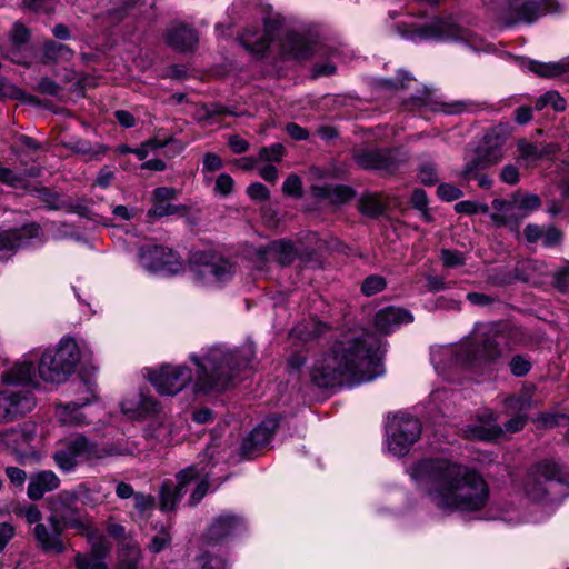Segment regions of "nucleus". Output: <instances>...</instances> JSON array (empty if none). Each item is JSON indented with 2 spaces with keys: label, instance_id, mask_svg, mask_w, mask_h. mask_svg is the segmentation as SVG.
Segmentation results:
<instances>
[{
  "label": "nucleus",
  "instance_id": "1",
  "mask_svg": "<svg viewBox=\"0 0 569 569\" xmlns=\"http://www.w3.org/2000/svg\"><path fill=\"white\" fill-rule=\"evenodd\" d=\"M380 341L363 328L341 331L316 360L311 380L319 388L370 382L383 375Z\"/></svg>",
  "mask_w": 569,
  "mask_h": 569
},
{
  "label": "nucleus",
  "instance_id": "2",
  "mask_svg": "<svg viewBox=\"0 0 569 569\" xmlns=\"http://www.w3.org/2000/svg\"><path fill=\"white\" fill-rule=\"evenodd\" d=\"M411 479L443 511H476L489 499V487L476 470L445 458L422 459Z\"/></svg>",
  "mask_w": 569,
  "mask_h": 569
},
{
  "label": "nucleus",
  "instance_id": "3",
  "mask_svg": "<svg viewBox=\"0 0 569 569\" xmlns=\"http://www.w3.org/2000/svg\"><path fill=\"white\" fill-rule=\"evenodd\" d=\"M252 356L250 348L231 351L222 346L210 347L201 356L192 353L190 360L197 367L194 391L208 393L227 389L236 371L248 367Z\"/></svg>",
  "mask_w": 569,
  "mask_h": 569
},
{
  "label": "nucleus",
  "instance_id": "4",
  "mask_svg": "<svg viewBox=\"0 0 569 569\" xmlns=\"http://www.w3.org/2000/svg\"><path fill=\"white\" fill-rule=\"evenodd\" d=\"M503 349H510L507 333L498 325H479L470 338L459 346L446 347L440 357L448 359L452 366L473 368L493 362L501 357Z\"/></svg>",
  "mask_w": 569,
  "mask_h": 569
},
{
  "label": "nucleus",
  "instance_id": "5",
  "mask_svg": "<svg viewBox=\"0 0 569 569\" xmlns=\"http://www.w3.org/2000/svg\"><path fill=\"white\" fill-rule=\"evenodd\" d=\"M132 453L133 449L129 448V446L122 441L100 446L90 442L83 436H78L61 442L53 453V460L60 470L71 472L82 461L97 463L109 458Z\"/></svg>",
  "mask_w": 569,
  "mask_h": 569
},
{
  "label": "nucleus",
  "instance_id": "6",
  "mask_svg": "<svg viewBox=\"0 0 569 569\" xmlns=\"http://www.w3.org/2000/svg\"><path fill=\"white\" fill-rule=\"evenodd\" d=\"M568 487L569 475L552 459L535 463L522 480V491L533 502L557 501Z\"/></svg>",
  "mask_w": 569,
  "mask_h": 569
},
{
  "label": "nucleus",
  "instance_id": "7",
  "mask_svg": "<svg viewBox=\"0 0 569 569\" xmlns=\"http://www.w3.org/2000/svg\"><path fill=\"white\" fill-rule=\"evenodd\" d=\"M402 36L411 41H457L465 43L471 50L488 51L489 44L471 30L460 27L451 17L433 18L421 26H412Z\"/></svg>",
  "mask_w": 569,
  "mask_h": 569
},
{
  "label": "nucleus",
  "instance_id": "8",
  "mask_svg": "<svg viewBox=\"0 0 569 569\" xmlns=\"http://www.w3.org/2000/svg\"><path fill=\"white\" fill-rule=\"evenodd\" d=\"M555 0H490L487 4L489 19L501 26L517 22H532L538 17L556 12Z\"/></svg>",
  "mask_w": 569,
  "mask_h": 569
},
{
  "label": "nucleus",
  "instance_id": "9",
  "mask_svg": "<svg viewBox=\"0 0 569 569\" xmlns=\"http://www.w3.org/2000/svg\"><path fill=\"white\" fill-rule=\"evenodd\" d=\"M211 472L206 467L189 466L177 475V481L167 480L162 483L160 490V508L162 510H173L187 492V487L192 480H199L192 491L189 505H197L206 495L209 487V477Z\"/></svg>",
  "mask_w": 569,
  "mask_h": 569
},
{
  "label": "nucleus",
  "instance_id": "10",
  "mask_svg": "<svg viewBox=\"0 0 569 569\" xmlns=\"http://www.w3.org/2000/svg\"><path fill=\"white\" fill-rule=\"evenodd\" d=\"M79 349L71 338L62 339L53 349H47L39 361L40 378L50 383H62L73 373L79 362Z\"/></svg>",
  "mask_w": 569,
  "mask_h": 569
},
{
  "label": "nucleus",
  "instance_id": "11",
  "mask_svg": "<svg viewBox=\"0 0 569 569\" xmlns=\"http://www.w3.org/2000/svg\"><path fill=\"white\" fill-rule=\"evenodd\" d=\"M388 450L397 457L406 456L421 433L420 421L405 412L393 415L386 425Z\"/></svg>",
  "mask_w": 569,
  "mask_h": 569
},
{
  "label": "nucleus",
  "instance_id": "12",
  "mask_svg": "<svg viewBox=\"0 0 569 569\" xmlns=\"http://www.w3.org/2000/svg\"><path fill=\"white\" fill-rule=\"evenodd\" d=\"M139 264L150 273L176 274L183 269V261L180 256L162 246L140 248Z\"/></svg>",
  "mask_w": 569,
  "mask_h": 569
},
{
  "label": "nucleus",
  "instance_id": "13",
  "mask_svg": "<svg viewBox=\"0 0 569 569\" xmlns=\"http://www.w3.org/2000/svg\"><path fill=\"white\" fill-rule=\"evenodd\" d=\"M193 277L202 286H218L229 281L233 267L227 260L210 254H201L192 266Z\"/></svg>",
  "mask_w": 569,
  "mask_h": 569
},
{
  "label": "nucleus",
  "instance_id": "14",
  "mask_svg": "<svg viewBox=\"0 0 569 569\" xmlns=\"http://www.w3.org/2000/svg\"><path fill=\"white\" fill-rule=\"evenodd\" d=\"M149 380L159 393L173 396L191 382L192 371L186 366L163 365L149 375Z\"/></svg>",
  "mask_w": 569,
  "mask_h": 569
},
{
  "label": "nucleus",
  "instance_id": "15",
  "mask_svg": "<svg viewBox=\"0 0 569 569\" xmlns=\"http://www.w3.org/2000/svg\"><path fill=\"white\" fill-rule=\"evenodd\" d=\"M34 407V399L28 391L2 390L0 391V422L13 421Z\"/></svg>",
  "mask_w": 569,
  "mask_h": 569
},
{
  "label": "nucleus",
  "instance_id": "16",
  "mask_svg": "<svg viewBox=\"0 0 569 569\" xmlns=\"http://www.w3.org/2000/svg\"><path fill=\"white\" fill-rule=\"evenodd\" d=\"M41 228L37 223H29L19 229H9L0 232V259H8L17 250L30 244L31 240L40 239Z\"/></svg>",
  "mask_w": 569,
  "mask_h": 569
},
{
  "label": "nucleus",
  "instance_id": "17",
  "mask_svg": "<svg viewBox=\"0 0 569 569\" xmlns=\"http://www.w3.org/2000/svg\"><path fill=\"white\" fill-rule=\"evenodd\" d=\"M352 158L365 170L390 171L395 166V158L389 149L360 147L353 149Z\"/></svg>",
  "mask_w": 569,
  "mask_h": 569
},
{
  "label": "nucleus",
  "instance_id": "18",
  "mask_svg": "<svg viewBox=\"0 0 569 569\" xmlns=\"http://www.w3.org/2000/svg\"><path fill=\"white\" fill-rule=\"evenodd\" d=\"M516 148L518 152L517 161L525 168H535L539 160L556 154L559 151L558 143H537L526 138L518 139Z\"/></svg>",
  "mask_w": 569,
  "mask_h": 569
},
{
  "label": "nucleus",
  "instance_id": "19",
  "mask_svg": "<svg viewBox=\"0 0 569 569\" xmlns=\"http://www.w3.org/2000/svg\"><path fill=\"white\" fill-rule=\"evenodd\" d=\"M80 388L87 391V396L81 402L72 401L57 407V418L62 425H87L89 423L86 415L81 411L83 406L89 405L96 398V386L86 381L80 383Z\"/></svg>",
  "mask_w": 569,
  "mask_h": 569
},
{
  "label": "nucleus",
  "instance_id": "20",
  "mask_svg": "<svg viewBox=\"0 0 569 569\" xmlns=\"http://www.w3.org/2000/svg\"><path fill=\"white\" fill-rule=\"evenodd\" d=\"M243 527L244 522L240 516L230 512H223L214 518L210 523L207 530L206 539L210 543H218L240 532Z\"/></svg>",
  "mask_w": 569,
  "mask_h": 569
},
{
  "label": "nucleus",
  "instance_id": "21",
  "mask_svg": "<svg viewBox=\"0 0 569 569\" xmlns=\"http://www.w3.org/2000/svg\"><path fill=\"white\" fill-rule=\"evenodd\" d=\"M50 528L44 523H38L33 529V536L40 548L47 552L62 553L66 545L61 539L60 522L56 517L49 518Z\"/></svg>",
  "mask_w": 569,
  "mask_h": 569
},
{
  "label": "nucleus",
  "instance_id": "22",
  "mask_svg": "<svg viewBox=\"0 0 569 569\" xmlns=\"http://www.w3.org/2000/svg\"><path fill=\"white\" fill-rule=\"evenodd\" d=\"M511 136L509 124H499L492 128L483 138L482 153L489 163L496 164L503 158V146Z\"/></svg>",
  "mask_w": 569,
  "mask_h": 569
},
{
  "label": "nucleus",
  "instance_id": "23",
  "mask_svg": "<svg viewBox=\"0 0 569 569\" xmlns=\"http://www.w3.org/2000/svg\"><path fill=\"white\" fill-rule=\"evenodd\" d=\"M34 428L30 425H23L6 429L0 432V449L21 452L29 447L33 440Z\"/></svg>",
  "mask_w": 569,
  "mask_h": 569
},
{
  "label": "nucleus",
  "instance_id": "24",
  "mask_svg": "<svg viewBox=\"0 0 569 569\" xmlns=\"http://www.w3.org/2000/svg\"><path fill=\"white\" fill-rule=\"evenodd\" d=\"M297 250L291 241H272L264 248L256 251L257 259L260 262L276 261L281 266L290 264L297 257Z\"/></svg>",
  "mask_w": 569,
  "mask_h": 569
},
{
  "label": "nucleus",
  "instance_id": "25",
  "mask_svg": "<svg viewBox=\"0 0 569 569\" xmlns=\"http://www.w3.org/2000/svg\"><path fill=\"white\" fill-rule=\"evenodd\" d=\"M167 43L177 51L193 50L198 43L197 31L182 22L172 24L166 32Z\"/></svg>",
  "mask_w": 569,
  "mask_h": 569
},
{
  "label": "nucleus",
  "instance_id": "26",
  "mask_svg": "<svg viewBox=\"0 0 569 569\" xmlns=\"http://www.w3.org/2000/svg\"><path fill=\"white\" fill-rule=\"evenodd\" d=\"M278 427V419L274 417L263 420L257 426L249 437L243 440L241 450L243 455H249L253 450L261 449L269 443L274 430Z\"/></svg>",
  "mask_w": 569,
  "mask_h": 569
},
{
  "label": "nucleus",
  "instance_id": "27",
  "mask_svg": "<svg viewBox=\"0 0 569 569\" xmlns=\"http://www.w3.org/2000/svg\"><path fill=\"white\" fill-rule=\"evenodd\" d=\"M413 321L412 315L402 308L388 307L377 312L375 325L377 329L387 335L398 328L400 325Z\"/></svg>",
  "mask_w": 569,
  "mask_h": 569
},
{
  "label": "nucleus",
  "instance_id": "28",
  "mask_svg": "<svg viewBox=\"0 0 569 569\" xmlns=\"http://www.w3.org/2000/svg\"><path fill=\"white\" fill-rule=\"evenodd\" d=\"M461 432L469 440L490 441L499 438L503 433V429L495 422V418L490 413L487 419H480L466 426Z\"/></svg>",
  "mask_w": 569,
  "mask_h": 569
},
{
  "label": "nucleus",
  "instance_id": "29",
  "mask_svg": "<svg viewBox=\"0 0 569 569\" xmlns=\"http://www.w3.org/2000/svg\"><path fill=\"white\" fill-rule=\"evenodd\" d=\"M60 486L59 477L51 470H43L29 478L28 497L32 500L41 499L46 492Z\"/></svg>",
  "mask_w": 569,
  "mask_h": 569
},
{
  "label": "nucleus",
  "instance_id": "30",
  "mask_svg": "<svg viewBox=\"0 0 569 569\" xmlns=\"http://www.w3.org/2000/svg\"><path fill=\"white\" fill-rule=\"evenodd\" d=\"M121 410L130 418H141L158 410L157 401L144 393H139L132 398H126L121 402Z\"/></svg>",
  "mask_w": 569,
  "mask_h": 569
},
{
  "label": "nucleus",
  "instance_id": "31",
  "mask_svg": "<svg viewBox=\"0 0 569 569\" xmlns=\"http://www.w3.org/2000/svg\"><path fill=\"white\" fill-rule=\"evenodd\" d=\"M60 499L67 503L80 501L81 503L89 507H94L102 502L99 488H92L87 483H80L71 491H61Z\"/></svg>",
  "mask_w": 569,
  "mask_h": 569
},
{
  "label": "nucleus",
  "instance_id": "32",
  "mask_svg": "<svg viewBox=\"0 0 569 569\" xmlns=\"http://www.w3.org/2000/svg\"><path fill=\"white\" fill-rule=\"evenodd\" d=\"M273 37L268 28L263 31H246L240 37V42L243 48L254 56H263Z\"/></svg>",
  "mask_w": 569,
  "mask_h": 569
},
{
  "label": "nucleus",
  "instance_id": "33",
  "mask_svg": "<svg viewBox=\"0 0 569 569\" xmlns=\"http://www.w3.org/2000/svg\"><path fill=\"white\" fill-rule=\"evenodd\" d=\"M34 368L31 361H20L1 375L4 385H28L33 381Z\"/></svg>",
  "mask_w": 569,
  "mask_h": 569
},
{
  "label": "nucleus",
  "instance_id": "34",
  "mask_svg": "<svg viewBox=\"0 0 569 569\" xmlns=\"http://www.w3.org/2000/svg\"><path fill=\"white\" fill-rule=\"evenodd\" d=\"M521 67L540 77L552 78L561 76L569 70V62H539L535 60H521Z\"/></svg>",
  "mask_w": 569,
  "mask_h": 569
},
{
  "label": "nucleus",
  "instance_id": "35",
  "mask_svg": "<svg viewBox=\"0 0 569 569\" xmlns=\"http://www.w3.org/2000/svg\"><path fill=\"white\" fill-rule=\"evenodd\" d=\"M60 521L68 528L77 530L81 536L92 540L97 537V529L93 528L91 521L88 518L81 517L77 512H64L60 513Z\"/></svg>",
  "mask_w": 569,
  "mask_h": 569
},
{
  "label": "nucleus",
  "instance_id": "36",
  "mask_svg": "<svg viewBox=\"0 0 569 569\" xmlns=\"http://www.w3.org/2000/svg\"><path fill=\"white\" fill-rule=\"evenodd\" d=\"M147 438L154 439L159 443L169 445L172 442V429L166 417L152 419L144 430Z\"/></svg>",
  "mask_w": 569,
  "mask_h": 569
},
{
  "label": "nucleus",
  "instance_id": "37",
  "mask_svg": "<svg viewBox=\"0 0 569 569\" xmlns=\"http://www.w3.org/2000/svg\"><path fill=\"white\" fill-rule=\"evenodd\" d=\"M317 41L301 33H292L290 36V49L298 59H306L315 52Z\"/></svg>",
  "mask_w": 569,
  "mask_h": 569
},
{
  "label": "nucleus",
  "instance_id": "38",
  "mask_svg": "<svg viewBox=\"0 0 569 569\" xmlns=\"http://www.w3.org/2000/svg\"><path fill=\"white\" fill-rule=\"evenodd\" d=\"M29 38H30L29 30L20 23H14V26L11 30V33H10L12 48L6 49L4 56L13 62H18V63L21 62V60L18 56V48L21 47L22 44L27 43Z\"/></svg>",
  "mask_w": 569,
  "mask_h": 569
},
{
  "label": "nucleus",
  "instance_id": "39",
  "mask_svg": "<svg viewBox=\"0 0 569 569\" xmlns=\"http://www.w3.org/2000/svg\"><path fill=\"white\" fill-rule=\"evenodd\" d=\"M312 193L317 198H328L333 202L343 203L352 198L351 189L342 186L336 187H313Z\"/></svg>",
  "mask_w": 569,
  "mask_h": 569
},
{
  "label": "nucleus",
  "instance_id": "40",
  "mask_svg": "<svg viewBox=\"0 0 569 569\" xmlns=\"http://www.w3.org/2000/svg\"><path fill=\"white\" fill-rule=\"evenodd\" d=\"M535 387L533 386H525L518 396H512L507 399V406L510 409L518 410L519 412H525L531 409L535 405L533 401Z\"/></svg>",
  "mask_w": 569,
  "mask_h": 569
},
{
  "label": "nucleus",
  "instance_id": "41",
  "mask_svg": "<svg viewBox=\"0 0 569 569\" xmlns=\"http://www.w3.org/2000/svg\"><path fill=\"white\" fill-rule=\"evenodd\" d=\"M72 56V50L66 44L54 41H47L43 44V59L46 62L68 61Z\"/></svg>",
  "mask_w": 569,
  "mask_h": 569
},
{
  "label": "nucleus",
  "instance_id": "42",
  "mask_svg": "<svg viewBox=\"0 0 569 569\" xmlns=\"http://www.w3.org/2000/svg\"><path fill=\"white\" fill-rule=\"evenodd\" d=\"M490 218L492 222L498 227L508 226L511 230L517 229L521 218V211L515 203L505 211V213H491Z\"/></svg>",
  "mask_w": 569,
  "mask_h": 569
},
{
  "label": "nucleus",
  "instance_id": "43",
  "mask_svg": "<svg viewBox=\"0 0 569 569\" xmlns=\"http://www.w3.org/2000/svg\"><path fill=\"white\" fill-rule=\"evenodd\" d=\"M489 166H492V163H489L483 153L475 156L467 160L460 176L466 181L473 180L477 178V174H479V171L486 169Z\"/></svg>",
  "mask_w": 569,
  "mask_h": 569
},
{
  "label": "nucleus",
  "instance_id": "44",
  "mask_svg": "<svg viewBox=\"0 0 569 569\" xmlns=\"http://www.w3.org/2000/svg\"><path fill=\"white\" fill-rule=\"evenodd\" d=\"M119 569H136L141 558L140 549L134 545H129L119 551Z\"/></svg>",
  "mask_w": 569,
  "mask_h": 569
},
{
  "label": "nucleus",
  "instance_id": "45",
  "mask_svg": "<svg viewBox=\"0 0 569 569\" xmlns=\"http://www.w3.org/2000/svg\"><path fill=\"white\" fill-rule=\"evenodd\" d=\"M70 149L79 154L86 156L88 160L99 159L107 148L102 144L92 146L89 141H76L70 146Z\"/></svg>",
  "mask_w": 569,
  "mask_h": 569
},
{
  "label": "nucleus",
  "instance_id": "46",
  "mask_svg": "<svg viewBox=\"0 0 569 569\" xmlns=\"http://www.w3.org/2000/svg\"><path fill=\"white\" fill-rule=\"evenodd\" d=\"M547 106H551L555 111L561 112L566 109V101L557 91H548L537 99L535 108L542 110Z\"/></svg>",
  "mask_w": 569,
  "mask_h": 569
},
{
  "label": "nucleus",
  "instance_id": "47",
  "mask_svg": "<svg viewBox=\"0 0 569 569\" xmlns=\"http://www.w3.org/2000/svg\"><path fill=\"white\" fill-rule=\"evenodd\" d=\"M184 211L186 207L183 206H174L171 202H152V207L148 210V217L160 219Z\"/></svg>",
  "mask_w": 569,
  "mask_h": 569
},
{
  "label": "nucleus",
  "instance_id": "48",
  "mask_svg": "<svg viewBox=\"0 0 569 569\" xmlns=\"http://www.w3.org/2000/svg\"><path fill=\"white\" fill-rule=\"evenodd\" d=\"M308 327H310V329H307V327L298 326L293 329L292 333L302 340H310L319 337L325 329V325L316 320H311L308 323Z\"/></svg>",
  "mask_w": 569,
  "mask_h": 569
},
{
  "label": "nucleus",
  "instance_id": "49",
  "mask_svg": "<svg viewBox=\"0 0 569 569\" xmlns=\"http://www.w3.org/2000/svg\"><path fill=\"white\" fill-rule=\"evenodd\" d=\"M521 211V218H526L530 212L537 210L540 204V198L537 194H526L513 202Z\"/></svg>",
  "mask_w": 569,
  "mask_h": 569
},
{
  "label": "nucleus",
  "instance_id": "50",
  "mask_svg": "<svg viewBox=\"0 0 569 569\" xmlns=\"http://www.w3.org/2000/svg\"><path fill=\"white\" fill-rule=\"evenodd\" d=\"M0 98H10L23 101L32 100V98L29 97L24 91L8 83L3 78H0Z\"/></svg>",
  "mask_w": 569,
  "mask_h": 569
},
{
  "label": "nucleus",
  "instance_id": "51",
  "mask_svg": "<svg viewBox=\"0 0 569 569\" xmlns=\"http://www.w3.org/2000/svg\"><path fill=\"white\" fill-rule=\"evenodd\" d=\"M91 541V550L89 553L83 555L92 561L104 560L110 552V546L104 539H97Z\"/></svg>",
  "mask_w": 569,
  "mask_h": 569
},
{
  "label": "nucleus",
  "instance_id": "52",
  "mask_svg": "<svg viewBox=\"0 0 569 569\" xmlns=\"http://www.w3.org/2000/svg\"><path fill=\"white\" fill-rule=\"evenodd\" d=\"M455 210L457 213H463V214H476V213H488L489 207L485 203H479L476 201L470 200H463L460 202H457L455 204Z\"/></svg>",
  "mask_w": 569,
  "mask_h": 569
},
{
  "label": "nucleus",
  "instance_id": "53",
  "mask_svg": "<svg viewBox=\"0 0 569 569\" xmlns=\"http://www.w3.org/2000/svg\"><path fill=\"white\" fill-rule=\"evenodd\" d=\"M386 288V280L381 276H369L365 279L361 286V291L370 297L381 292Z\"/></svg>",
  "mask_w": 569,
  "mask_h": 569
},
{
  "label": "nucleus",
  "instance_id": "54",
  "mask_svg": "<svg viewBox=\"0 0 569 569\" xmlns=\"http://www.w3.org/2000/svg\"><path fill=\"white\" fill-rule=\"evenodd\" d=\"M531 361L521 355H516L509 362L510 371L516 377L526 376L531 369Z\"/></svg>",
  "mask_w": 569,
  "mask_h": 569
},
{
  "label": "nucleus",
  "instance_id": "55",
  "mask_svg": "<svg viewBox=\"0 0 569 569\" xmlns=\"http://www.w3.org/2000/svg\"><path fill=\"white\" fill-rule=\"evenodd\" d=\"M359 208L362 213L376 217L382 212V204L378 199L372 196L362 197L360 200Z\"/></svg>",
  "mask_w": 569,
  "mask_h": 569
},
{
  "label": "nucleus",
  "instance_id": "56",
  "mask_svg": "<svg viewBox=\"0 0 569 569\" xmlns=\"http://www.w3.org/2000/svg\"><path fill=\"white\" fill-rule=\"evenodd\" d=\"M441 261L448 268H458L466 263L463 253L456 250L443 249L441 250Z\"/></svg>",
  "mask_w": 569,
  "mask_h": 569
},
{
  "label": "nucleus",
  "instance_id": "57",
  "mask_svg": "<svg viewBox=\"0 0 569 569\" xmlns=\"http://www.w3.org/2000/svg\"><path fill=\"white\" fill-rule=\"evenodd\" d=\"M499 178L503 183L515 186L519 182L520 172L515 163H507L500 169Z\"/></svg>",
  "mask_w": 569,
  "mask_h": 569
},
{
  "label": "nucleus",
  "instance_id": "58",
  "mask_svg": "<svg viewBox=\"0 0 569 569\" xmlns=\"http://www.w3.org/2000/svg\"><path fill=\"white\" fill-rule=\"evenodd\" d=\"M14 513L18 517L24 518L29 525L36 523L37 526L38 523H40V520L42 519L41 511L37 506L33 505L28 507H19L14 510Z\"/></svg>",
  "mask_w": 569,
  "mask_h": 569
},
{
  "label": "nucleus",
  "instance_id": "59",
  "mask_svg": "<svg viewBox=\"0 0 569 569\" xmlns=\"http://www.w3.org/2000/svg\"><path fill=\"white\" fill-rule=\"evenodd\" d=\"M234 181L228 173H220L216 179L214 192L222 197H228L232 193Z\"/></svg>",
  "mask_w": 569,
  "mask_h": 569
},
{
  "label": "nucleus",
  "instance_id": "60",
  "mask_svg": "<svg viewBox=\"0 0 569 569\" xmlns=\"http://www.w3.org/2000/svg\"><path fill=\"white\" fill-rule=\"evenodd\" d=\"M418 178L423 184H435L438 181L436 167L432 162H425L420 166Z\"/></svg>",
  "mask_w": 569,
  "mask_h": 569
},
{
  "label": "nucleus",
  "instance_id": "61",
  "mask_svg": "<svg viewBox=\"0 0 569 569\" xmlns=\"http://www.w3.org/2000/svg\"><path fill=\"white\" fill-rule=\"evenodd\" d=\"M134 509L141 515L144 516L147 512L151 511L154 507V499L150 495H146L142 492H137L133 498Z\"/></svg>",
  "mask_w": 569,
  "mask_h": 569
},
{
  "label": "nucleus",
  "instance_id": "62",
  "mask_svg": "<svg viewBox=\"0 0 569 569\" xmlns=\"http://www.w3.org/2000/svg\"><path fill=\"white\" fill-rule=\"evenodd\" d=\"M437 194L443 201H453L462 196V191L455 184L440 183L437 189Z\"/></svg>",
  "mask_w": 569,
  "mask_h": 569
},
{
  "label": "nucleus",
  "instance_id": "63",
  "mask_svg": "<svg viewBox=\"0 0 569 569\" xmlns=\"http://www.w3.org/2000/svg\"><path fill=\"white\" fill-rule=\"evenodd\" d=\"M223 167L222 159L212 152H208L203 156L202 160V173H213L219 171Z\"/></svg>",
  "mask_w": 569,
  "mask_h": 569
},
{
  "label": "nucleus",
  "instance_id": "64",
  "mask_svg": "<svg viewBox=\"0 0 569 569\" xmlns=\"http://www.w3.org/2000/svg\"><path fill=\"white\" fill-rule=\"evenodd\" d=\"M74 565L78 569H109L104 560L92 561L82 553L76 556Z\"/></svg>",
  "mask_w": 569,
  "mask_h": 569
}]
</instances>
